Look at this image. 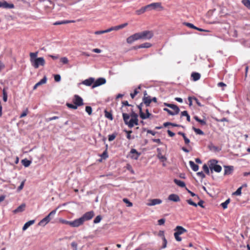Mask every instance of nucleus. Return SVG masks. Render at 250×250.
Returning a JSON list of instances; mask_svg holds the SVG:
<instances>
[{"label": "nucleus", "mask_w": 250, "mask_h": 250, "mask_svg": "<svg viewBox=\"0 0 250 250\" xmlns=\"http://www.w3.org/2000/svg\"><path fill=\"white\" fill-rule=\"evenodd\" d=\"M157 157L162 162H164L167 160L166 157L165 156L162 155L161 153L158 154Z\"/></svg>", "instance_id": "603ef678"}, {"label": "nucleus", "mask_w": 250, "mask_h": 250, "mask_svg": "<svg viewBox=\"0 0 250 250\" xmlns=\"http://www.w3.org/2000/svg\"><path fill=\"white\" fill-rule=\"evenodd\" d=\"M106 33H108L107 29H106L105 30H101V31H95L94 32V34L95 35H100V34H102Z\"/></svg>", "instance_id": "13d9d810"}, {"label": "nucleus", "mask_w": 250, "mask_h": 250, "mask_svg": "<svg viewBox=\"0 0 250 250\" xmlns=\"http://www.w3.org/2000/svg\"><path fill=\"white\" fill-rule=\"evenodd\" d=\"M60 61L63 63V64H67L68 62V60L66 57H62L60 59Z\"/></svg>", "instance_id": "3c124183"}, {"label": "nucleus", "mask_w": 250, "mask_h": 250, "mask_svg": "<svg viewBox=\"0 0 250 250\" xmlns=\"http://www.w3.org/2000/svg\"><path fill=\"white\" fill-rule=\"evenodd\" d=\"M72 102L73 104L66 103V105L68 108L76 109L78 106L83 105L84 104L83 99L78 95H75L74 96Z\"/></svg>", "instance_id": "f03ea898"}, {"label": "nucleus", "mask_w": 250, "mask_h": 250, "mask_svg": "<svg viewBox=\"0 0 250 250\" xmlns=\"http://www.w3.org/2000/svg\"><path fill=\"white\" fill-rule=\"evenodd\" d=\"M94 78L91 77L85 80L82 83L86 86H91L92 84L94 83Z\"/></svg>", "instance_id": "a211bd4d"}, {"label": "nucleus", "mask_w": 250, "mask_h": 250, "mask_svg": "<svg viewBox=\"0 0 250 250\" xmlns=\"http://www.w3.org/2000/svg\"><path fill=\"white\" fill-rule=\"evenodd\" d=\"M194 119L198 122L200 123L202 125H206V122L204 120H201L198 118L197 116L194 117Z\"/></svg>", "instance_id": "58836bf2"}, {"label": "nucleus", "mask_w": 250, "mask_h": 250, "mask_svg": "<svg viewBox=\"0 0 250 250\" xmlns=\"http://www.w3.org/2000/svg\"><path fill=\"white\" fill-rule=\"evenodd\" d=\"M130 117H131V119H138V115L137 113L132 110Z\"/></svg>", "instance_id": "69168bd1"}, {"label": "nucleus", "mask_w": 250, "mask_h": 250, "mask_svg": "<svg viewBox=\"0 0 250 250\" xmlns=\"http://www.w3.org/2000/svg\"><path fill=\"white\" fill-rule=\"evenodd\" d=\"M25 181V180H23L21 183L20 186L18 188L17 190H18V191H20L21 190L23 189Z\"/></svg>", "instance_id": "bf43d9fd"}, {"label": "nucleus", "mask_w": 250, "mask_h": 250, "mask_svg": "<svg viewBox=\"0 0 250 250\" xmlns=\"http://www.w3.org/2000/svg\"><path fill=\"white\" fill-rule=\"evenodd\" d=\"M141 153H139L135 149L132 148L130 151V158L133 159L137 160Z\"/></svg>", "instance_id": "ddd939ff"}, {"label": "nucleus", "mask_w": 250, "mask_h": 250, "mask_svg": "<svg viewBox=\"0 0 250 250\" xmlns=\"http://www.w3.org/2000/svg\"><path fill=\"white\" fill-rule=\"evenodd\" d=\"M162 203V200L160 199H153L148 200L147 205L148 206H153L156 205L160 204Z\"/></svg>", "instance_id": "4468645a"}, {"label": "nucleus", "mask_w": 250, "mask_h": 250, "mask_svg": "<svg viewBox=\"0 0 250 250\" xmlns=\"http://www.w3.org/2000/svg\"><path fill=\"white\" fill-rule=\"evenodd\" d=\"M34 220H30L27 222H26L23 226L22 228V230H26L30 225L33 224L34 223Z\"/></svg>", "instance_id": "f704fd0d"}, {"label": "nucleus", "mask_w": 250, "mask_h": 250, "mask_svg": "<svg viewBox=\"0 0 250 250\" xmlns=\"http://www.w3.org/2000/svg\"><path fill=\"white\" fill-rule=\"evenodd\" d=\"M230 202V199H227L225 202L222 203L221 204V206L222 207V208H224V209H226L228 207V205L229 203Z\"/></svg>", "instance_id": "37998d69"}, {"label": "nucleus", "mask_w": 250, "mask_h": 250, "mask_svg": "<svg viewBox=\"0 0 250 250\" xmlns=\"http://www.w3.org/2000/svg\"><path fill=\"white\" fill-rule=\"evenodd\" d=\"M0 7H3L4 8H13L14 5L12 3H8L6 1H0Z\"/></svg>", "instance_id": "f3484780"}, {"label": "nucleus", "mask_w": 250, "mask_h": 250, "mask_svg": "<svg viewBox=\"0 0 250 250\" xmlns=\"http://www.w3.org/2000/svg\"><path fill=\"white\" fill-rule=\"evenodd\" d=\"M123 201L124 203L127 204V207H132L133 204L131 202H130L127 198L123 199Z\"/></svg>", "instance_id": "8fccbe9b"}, {"label": "nucleus", "mask_w": 250, "mask_h": 250, "mask_svg": "<svg viewBox=\"0 0 250 250\" xmlns=\"http://www.w3.org/2000/svg\"><path fill=\"white\" fill-rule=\"evenodd\" d=\"M193 130L197 134H199V135H204V132L199 128H196L193 127Z\"/></svg>", "instance_id": "a18cd8bd"}, {"label": "nucleus", "mask_w": 250, "mask_h": 250, "mask_svg": "<svg viewBox=\"0 0 250 250\" xmlns=\"http://www.w3.org/2000/svg\"><path fill=\"white\" fill-rule=\"evenodd\" d=\"M168 198V200L174 202H179L180 201L179 196L175 194H171L169 195Z\"/></svg>", "instance_id": "5701e85b"}, {"label": "nucleus", "mask_w": 250, "mask_h": 250, "mask_svg": "<svg viewBox=\"0 0 250 250\" xmlns=\"http://www.w3.org/2000/svg\"><path fill=\"white\" fill-rule=\"evenodd\" d=\"M130 116H129V115L127 113H123V118L124 122H125V124L127 125H128V122H129V120H129Z\"/></svg>", "instance_id": "c85d7f7f"}, {"label": "nucleus", "mask_w": 250, "mask_h": 250, "mask_svg": "<svg viewBox=\"0 0 250 250\" xmlns=\"http://www.w3.org/2000/svg\"><path fill=\"white\" fill-rule=\"evenodd\" d=\"M191 77L193 81H197L200 79L201 75L197 72H193L191 75Z\"/></svg>", "instance_id": "bb28decb"}, {"label": "nucleus", "mask_w": 250, "mask_h": 250, "mask_svg": "<svg viewBox=\"0 0 250 250\" xmlns=\"http://www.w3.org/2000/svg\"><path fill=\"white\" fill-rule=\"evenodd\" d=\"M141 89V85H139L137 88H136L134 90L133 93H130V96L132 99H133L135 96L139 93V90Z\"/></svg>", "instance_id": "e433bc0d"}, {"label": "nucleus", "mask_w": 250, "mask_h": 250, "mask_svg": "<svg viewBox=\"0 0 250 250\" xmlns=\"http://www.w3.org/2000/svg\"><path fill=\"white\" fill-rule=\"evenodd\" d=\"M106 80L104 78H100L96 80V81H94V83L93 84L92 87L93 88L100 86L102 84L105 83Z\"/></svg>", "instance_id": "1a4fd4ad"}, {"label": "nucleus", "mask_w": 250, "mask_h": 250, "mask_svg": "<svg viewBox=\"0 0 250 250\" xmlns=\"http://www.w3.org/2000/svg\"><path fill=\"white\" fill-rule=\"evenodd\" d=\"M174 182L180 187L184 188L186 187L185 183L182 181L175 179L174 180Z\"/></svg>", "instance_id": "7c9ffc66"}, {"label": "nucleus", "mask_w": 250, "mask_h": 250, "mask_svg": "<svg viewBox=\"0 0 250 250\" xmlns=\"http://www.w3.org/2000/svg\"><path fill=\"white\" fill-rule=\"evenodd\" d=\"M146 95L147 93L146 91H145L144 92V96L143 98V102L146 106H149L150 105V103H151V99L149 96Z\"/></svg>", "instance_id": "9b49d317"}, {"label": "nucleus", "mask_w": 250, "mask_h": 250, "mask_svg": "<svg viewBox=\"0 0 250 250\" xmlns=\"http://www.w3.org/2000/svg\"><path fill=\"white\" fill-rule=\"evenodd\" d=\"M25 208V204H22L20 206H19L16 209H15L13 212L14 213H17L18 212H22Z\"/></svg>", "instance_id": "a878e982"}, {"label": "nucleus", "mask_w": 250, "mask_h": 250, "mask_svg": "<svg viewBox=\"0 0 250 250\" xmlns=\"http://www.w3.org/2000/svg\"><path fill=\"white\" fill-rule=\"evenodd\" d=\"M47 78L44 76L42 80H41L38 83H37L33 87V89L35 90L40 85L44 84L46 83Z\"/></svg>", "instance_id": "aec40b11"}, {"label": "nucleus", "mask_w": 250, "mask_h": 250, "mask_svg": "<svg viewBox=\"0 0 250 250\" xmlns=\"http://www.w3.org/2000/svg\"><path fill=\"white\" fill-rule=\"evenodd\" d=\"M47 78L44 76L42 80H41L38 83H37L33 87V89L35 90L40 85L44 84L46 83Z\"/></svg>", "instance_id": "412c9836"}, {"label": "nucleus", "mask_w": 250, "mask_h": 250, "mask_svg": "<svg viewBox=\"0 0 250 250\" xmlns=\"http://www.w3.org/2000/svg\"><path fill=\"white\" fill-rule=\"evenodd\" d=\"M3 100L6 102L7 101V94L6 90L4 88L2 90Z\"/></svg>", "instance_id": "de8ad7c7"}, {"label": "nucleus", "mask_w": 250, "mask_h": 250, "mask_svg": "<svg viewBox=\"0 0 250 250\" xmlns=\"http://www.w3.org/2000/svg\"><path fill=\"white\" fill-rule=\"evenodd\" d=\"M116 135L115 134H112L108 135V141H112L115 139Z\"/></svg>", "instance_id": "052dcab7"}, {"label": "nucleus", "mask_w": 250, "mask_h": 250, "mask_svg": "<svg viewBox=\"0 0 250 250\" xmlns=\"http://www.w3.org/2000/svg\"><path fill=\"white\" fill-rule=\"evenodd\" d=\"M77 243L75 242H73L71 244V246L73 250H77Z\"/></svg>", "instance_id": "0e129e2a"}, {"label": "nucleus", "mask_w": 250, "mask_h": 250, "mask_svg": "<svg viewBox=\"0 0 250 250\" xmlns=\"http://www.w3.org/2000/svg\"><path fill=\"white\" fill-rule=\"evenodd\" d=\"M203 169L204 172L208 175H209V170L208 166L206 164H204L203 166Z\"/></svg>", "instance_id": "49530a36"}, {"label": "nucleus", "mask_w": 250, "mask_h": 250, "mask_svg": "<svg viewBox=\"0 0 250 250\" xmlns=\"http://www.w3.org/2000/svg\"><path fill=\"white\" fill-rule=\"evenodd\" d=\"M197 175L202 179L205 178V175L202 171L197 172Z\"/></svg>", "instance_id": "338daca9"}, {"label": "nucleus", "mask_w": 250, "mask_h": 250, "mask_svg": "<svg viewBox=\"0 0 250 250\" xmlns=\"http://www.w3.org/2000/svg\"><path fill=\"white\" fill-rule=\"evenodd\" d=\"M209 168H210L211 172L212 170L216 172H220L222 170V167L218 165H217L218 161L216 160H210L209 162Z\"/></svg>", "instance_id": "39448f33"}, {"label": "nucleus", "mask_w": 250, "mask_h": 250, "mask_svg": "<svg viewBox=\"0 0 250 250\" xmlns=\"http://www.w3.org/2000/svg\"><path fill=\"white\" fill-rule=\"evenodd\" d=\"M187 202L190 205L194 206L195 207H196L197 206V204L196 203H194V202H193L191 199L187 200Z\"/></svg>", "instance_id": "4d7b16f0"}, {"label": "nucleus", "mask_w": 250, "mask_h": 250, "mask_svg": "<svg viewBox=\"0 0 250 250\" xmlns=\"http://www.w3.org/2000/svg\"><path fill=\"white\" fill-rule=\"evenodd\" d=\"M28 110L27 108H26L24 111H23V112L20 115V118H23L25 116H26L27 114H28Z\"/></svg>", "instance_id": "680f3d73"}, {"label": "nucleus", "mask_w": 250, "mask_h": 250, "mask_svg": "<svg viewBox=\"0 0 250 250\" xmlns=\"http://www.w3.org/2000/svg\"><path fill=\"white\" fill-rule=\"evenodd\" d=\"M164 105L172 109V110H170L167 108H164V110L165 111H167L169 115H177V114L179 113V112L180 111L179 108L178 107V106L177 105H176L175 104H167V103H165Z\"/></svg>", "instance_id": "7ed1b4c3"}, {"label": "nucleus", "mask_w": 250, "mask_h": 250, "mask_svg": "<svg viewBox=\"0 0 250 250\" xmlns=\"http://www.w3.org/2000/svg\"><path fill=\"white\" fill-rule=\"evenodd\" d=\"M60 222H61L62 224L68 225L71 227L72 221H67V220H63V219L60 220Z\"/></svg>", "instance_id": "864d4df0"}, {"label": "nucleus", "mask_w": 250, "mask_h": 250, "mask_svg": "<svg viewBox=\"0 0 250 250\" xmlns=\"http://www.w3.org/2000/svg\"><path fill=\"white\" fill-rule=\"evenodd\" d=\"M74 22L75 21H74L65 20V21H57L55 23H54V25H60V24H67V23Z\"/></svg>", "instance_id": "c9c22d12"}, {"label": "nucleus", "mask_w": 250, "mask_h": 250, "mask_svg": "<svg viewBox=\"0 0 250 250\" xmlns=\"http://www.w3.org/2000/svg\"><path fill=\"white\" fill-rule=\"evenodd\" d=\"M85 111L88 113L89 115H91L92 112V109L90 106H86L85 107Z\"/></svg>", "instance_id": "09e8293b"}, {"label": "nucleus", "mask_w": 250, "mask_h": 250, "mask_svg": "<svg viewBox=\"0 0 250 250\" xmlns=\"http://www.w3.org/2000/svg\"><path fill=\"white\" fill-rule=\"evenodd\" d=\"M104 116L106 118L111 121L113 120V119L112 113L107 111L106 110H104Z\"/></svg>", "instance_id": "72a5a7b5"}, {"label": "nucleus", "mask_w": 250, "mask_h": 250, "mask_svg": "<svg viewBox=\"0 0 250 250\" xmlns=\"http://www.w3.org/2000/svg\"><path fill=\"white\" fill-rule=\"evenodd\" d=\"M181 116H185L187 117V120L188 122H190V116L187 111H184L181 112Z\"/></svg>", "instance_id": "ea45409f"}, {"label": "nucleus", "mask_w": 250, "mask_h": 250, "mask_svg": "<svg viewBox=\"0 0 250 250\" xmlns=\"http://www.w3.org/2000/svg\"><path fill=\"white\" fill-rule=\"evenodd\" d=\"M38 54V52H31L29 54L31 64L35 68H38L40 66H43L45 63V60L43 57L36 58Z\"/></svg>", "instance_id": "f257e3e1"}, {"label": "nucleus", "mask_w": 250, "mask_h": 250, "mask_svg": "<svg viewBox=\"0 0 250 250\" xmlns=\"http://www.w3.org/2000/svg\"><path fill=\"white\" fill-rule=\"evenodd\" d=\"M94 215V212L93 211H90L86 212L84 213L81 218L83 220V222L89 220L91 219Z\"/></svg>", "instance_id": "0eeeda50"}, {"label": "nucleus", "mask_w": 250, "mask_h": 250, "mask_svg": "<svg viewBox=\"0 0 250 250\" xmlns=\"http://www.w3.org/2000/svg\"><path fill=\"white\" fill-rule=\"evenodd\" d=\"M187 26L190 28H192V29H195L196 28V26H194L193 24L192 23H188V22H185L184 23Z\"/></svg>", "instance_id": "e2e57ef3"}, {"label": "nucleus", "mask_w": 250, "mask_h": 250, "mask_svg": "<svg viewBox=\"0 0 250 250\" xmlns=\"http://www.w3.org/2000/svg\"><path fill=\"white\" fill-rule=\"evenodd\" d=\"M242 3L248 9H250V0H242Z\"/></svg>", "instance_id": "a19ab883"}, {"label": "nucleus", "mask_w": 250, "mask_h": 250, "mask_svg": "<svg viewBox=\"0 0 250 250\" xmlns=\"http://www.w3.org/2000/svg\"><path fill=\"white\" fill-rule=\"evenodd\" d=\"M189 165L194 171H197L199 169V166L195 164L193 161H190L189 162Z\"/></svg>", "instance_id": "c756f323"}, {"label": "nucleus", "mask_w": 250, "mask_h": 250, "mask_svg": "<svg viewBox=\"0 0 250 250\" xmlns=\"http://www.w3.org/2000/svg\"><path fill=\"white\" fill-rule=\"evenodd\" d=\"M146 7L148 9V11L151 10L152 9H155L157 8H162L161 6V3L159 2H154L152 3L151 4H149L148 5H146Z\"/></svg>", "instance_id": "f8f14e48"}, {"label": "nucleus", "mask_w": 250, "mask_h": 250, "mask_svg": "<svg viewBox=\"0 0 250 250\" xmlns=\"http://www.w3.org/2000/svg\"><path fill=\"white\" fill-rule=\"evenodd\" d=\"M83 222L82 219L80 217L79 219H75L73 221L71 222V227H78L79 226L82 225Z\"/></svg>", "instance_id": "dca6fc26"}, {"label": "nucleus", "mask_w": 250, "mask_h": 250, "mask_svg": "<svg viewBox=\"0 0 250 250\" xmlns=\"http://www.w3.org/2000/svg\"><path fill=\"white\" fill-rule=\"evenodd\" d=\"M140 40L139 34H138V33H136L134 34L133 35L128 37L126 39V42L128 44H131L134 42H135L137 40Z\"/></svg>", "instance_id": "6e6552de"}, {"label": "nucleus", "mask_w": 250, "mask_h": 250, "mask_svg": "<svg viewBox=\"0 0 250 250\" xmlns=\"http://www.w3.org/2000/svg\"><path fill=\"white\" fill-rule=\"evenodd\" d=\"M151 44L150 43L146 42L140 44L137 47V48H149L151 47Z\"/></svg>", "instance_id": "4c0bfd02"}, {"label": "nucleus", "mask_w": 250, "mask_h": 250, "mask_svg": "<svg viewBox=\"0 0 250 250\" xmlns=\"http://www.w3.org/2000/svg\"><path fill=\"white\" fill-rule=\"evenodd\" d=\"M50 220L48 218H47V216H46L39 222L38 225L41 226H45L47 223H48L50 222Z\"/></svg>", "instance_id": "b1692460"}, {"label": "nucleus", "mask_w": 250, "mask_h": 250, "mask_svg": "<svg viewBox=\"0 0 250 250\" xmlns=\"http://www.w3.org/2000/svg\"><path fill=\"white\" fill-rule=\"evenodd\" d=\"M140 40H149L153 36V33L151 31L146 30L138 33Z\"/></svg>", "instance_id": "423d86ee"}, {"label": "nucleus", "mask_w": 250, "mask_h": 250, "mask_svg": "<svg viewBox=\"0 0 250 250\" xmlns=\"http://www.w3.org/2000/svg\"><path fill=\"white\" fill-rule=\"evenodd\" d=\"M242 187H240L236 191L234 192L233 194L235 195H240L241 194V190H242Z\"/></svg>", "instance_id": "6e6d98bb"}, {"label": "nucleus", "mask_w": 250, "mask_h": 250, "mask_svg": "<svg viewBox=\"0 0 250 250\" xmlns=\"http://www.w3.org/2000/svg\"><path fill=\"white\" fill-rule=\"evenodd\" d=\"M101 219H102V217H101L100 215H98V216H96V218L94 220V221H93L94 223L97 224V223H99L101 221Z\"/></svg>", "instance_id": "5fc2aeb1"}, {"label": "nucleus", "mask_w": 250, "mask_h": 250, "mask_svg": "<svg viewBox=\"0 0 250 250\" xmlns=\"http://www.w3.org/2000/svg\"><path fill=\"white\" fill-rule=\"evenodd\" d=\"M127 25H128L127 23H123V24L117 25V26H112V27H111L110 28L107 29V31L108 32V33L112 31H114V30L117 31V30H120L121 29L125 28Z\"/></svg>", "instance_id": "9d476101"}, {"label": "nucleus", "mask_w": 250, "mask_h": 250, "mask_svg": "<svg viewBox=\"0 0 250 250\" xmlns=\"http://www.w3.org/2000/svg\"><path fill=\"white\" fill-rule=\"evenodd\" d=\"M56 213V209H54L51 211L47 215V217L50 220L52 219L54 215Z\"/></svg>", "instance_id": "c03bdc74"}, {"label": "nucleus", "mask_w": 250, "mask_h": 250, "mask_svg": "<svg viewBox=\"0 0 250 250\" xmlns=\"http://www.w3.org/2000/svg\"><path fill=\"white\" fill-rule=\"evenodd\" d=\"M140 117L142 120H145L147 118H151L153 117V115L150 113L145 114L144 112H141Z\"/></svg>", "instance_id": "cd10ccee"}, {"label": "nucleus", "mask_w": 250, "mask_h": 250, "mask_svg": "<svg viewBox=\"0 0 250 250\" xmlns=\"http://www.w3.org/2000/svg\"><path fill=\"white\" fill-rule=\"evenodd\" d=\"M174 230L175 232L174 233V236L175 239L178 242L181 241L182 238L179 235L186 232L187 229L182 226H178L175 228Z\"/></svg>", "instance_id": "20e7f679"}, {"label": "nucleus", "mask_w": 250, "mask_h": 250, "mask_svg": "<svg viewBox=\"0 0 250 250\" xmlns=\"http://www.w3.org/2000/svg\"><path fill=\"white\" fill-rule=\"evenodd\" d=\"M54 80L56 82H60L61 81V76L60 75L57 74L54 76Z\"/></svg>", "instance_id": "774afa93"}, {"label": "nucleus", "mask_w": 250, "mask_h": 250, "mask_svg": "<svg viewBox=\"0 0 250 250\" xmlns=\"http://www.w3.org/2000/svg\"><path fill=\"white\" fill-rule=\"evenodd\" d=\"M21 163L24 167H27L30 165L31 161L26 159H24L21 161Z\"/></svg>", "instance_id": "79ce46f5"}, {"label": "nucleus", "mask_w": 250, "mask_h": 250, "mask_svg": "<svg viewBox=\"0 0 250 250\" xmlns=\"http://www.w3.org/2000/svg\"><path fill=\"white\" fill-rule=\"evenodd\" d=\"M178 134L182 136L184 140L185 144H189V143H190V140L186 136V134L182 132H178Z\"/></svg>", "instance_id": "2f4dec72"}, {"label": "nucleus", "mask_w": 250, "mask_h": 250, "mask_svg": "<svg viewBox=\"0 0 250 250\" xmlns=\"http://www.w3.org/2000/svg\"><path fill=\"white\" fill-rule=\"evenodd\" d=\"M138 119H131L128 122V126L129 128L133 127L134 125H138Z\"/></svg>", "instance_id": "6ab92c4d"}, {"label": "nucleus", "mask_w": 250, "mask_h": 250, "mask_svg": "<svg viewBox=\"0 0 250 250\" xmlns=\"http://www.w3.org/2000/svg\"><path fill=\"white\" fill-rule=\"evenodd\" d=\"M224 175H228L231 174L233 170L234 167L232 166H224Z\"/></svg>", "instance_id": "2eb2a0df"}, {"label": "nucleus", "mask_w": 250, "mask_h": 250, "mask_svg": "<svg viewBox=\"0 0 250 250\" xmlns=\"http://www.w3.org/2000/svg\"><path fill=\"white\" fill-rule=\"evenodd\" d=\"M50 220L48 218H47V216H46L39 222L38 225L41 226H45L47 223H48L50 222Z\"/></svg>", "instance_id": "393cba45"}, {"label": "nucleus", "mask_w": 250, "mask_h": 250, "mask_svg": "<svg viewBox=\"0 0 250 250\" xmlns=\"http://www.w3.org/2000/svg\"><path fill=\"white\" fill-rule=\"evenodd\" d=\"M47 78L44 76L42 80H41L38 83H37L33 87V89L35 90L40 85L44 84L46 83Z\"/></svg>", "instance_id": "4be33fe9"}, {"label": "nucleus", "mask_w": 250, "mask_h": 250, "mask_svg": "<svg viewBox=\"0 0 250 250\" xmlns=\"http://www.w3.org/2000/svg\"><path fill=\"white\" fill-rule=\"evenodd\" d=\"M148 11V9L146 7V6L142 7L141 9L137 10L136 11V14L139 15L142 14H143L146 11Z\"/></svg>", "instance_id": "473e14b6"}]
</instances>
